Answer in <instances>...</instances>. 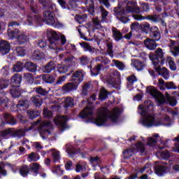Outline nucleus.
I'll return each instance as SVG.
<instances>
[{"label": "nucleus", "instance_id": "f257e3e1", "mask_svg": "<svg viewBox=\"0 0 179 179\" xmlns=\"http://www.w3.org/2000/svg\"><path fill=\"white\" fill-rule=\"evenodd\" d=\"M149 111H155V106L152 101H145L143 105H139L138 114L141 115L140 119V124L147 128H151V127H160V125H167L168 122H170V117L165 115L162 117H156L153 113H149Z\"/></svg>", "mask_w": 179, "mask_h": 179}, {"label": "nucleus", "instance_id": "f03ea898", "mask_svg": "<svg viewBox=\"0 0 179 179\" xmlns=\"http://www.w3.org/2000/svg\"><path fill=\"white\" fill-rule=\"evenodd\" d=\"M93 110L92 107H86L80 113V117L82 118H90V122L96 124L98 127L104 125L108 118H110L112 122H117L120 115H121V113H122V110L120 108L116 107L110 112H108L107 108H100L98 111L97 117L94 118L90 117V115L93 114Z\"/></svg>", "mask_w": 179, "mask_h": 179}, {"label": "nucleus", "instance_id": "7ed1b4c3", "mask_svg": "<svg viewBox=\"0 0 179 179\" xmlns=\"http://www.w3.org/2000/svg\"><path fill=\"white\" fill-rule=\"evenodd\" d=\"M48 36L50 43L49 48L55 50L56 51H58V50L62 51V50H64L61 48V45H64L66 43V38L65 36L61 35L59 40V36L52 29L48 30Z\"/></svg>", "mask_w": 179, "mask_h": 179}, {"label": "nucleus", "instance_id": "20e7f679", "mask_svg": "<svg viewBox=\"0 0 179 179\" xmlns=\"http://www.w3.org/2000/svg\"><path fill=\"white\" fill-rule=\"evenodd\" d=\"M39 124L38 131L41 138L43 139H47L48 135H50V129H52V123L50 121H43L41 122V120H38L36 122L31 124V127L29 129H25V131H31V129H34L37 125Z\"/></svg>", "mask_w": 179, "mask_h": 179}, {"label": "nucleus", "instance_id": "39448f33", "mask_svg": "<svg viewBox=\"0 0 179 179\" xmlns=\"http://www.w3.org/2000/svg\"><path fill=\"white\" fill-rule=\"evenodd\" d=\"M148 57L150 61H152L155 66V69L157 72V73L162 76V78H164L165 80H167L169 78H170V73H169V70H167L166 67L162 68V65L164 64L163 60L160 62L157 59H155V55L153 54H150Z\"/></svg>", "mask_w": 179, "mask_h": 179}, {"label": "nucleus", "instance_id": "423d86ee", "mask_svg": "<svg viewBox=\"0 0 179 179\" xmlns=\"http://www.w3.org/2000/svg\"><path fill=\"white\" fill-rule=\"evenodd\" d=\"M8 36L10 40L16 38L17 42L15 44H24V43L29 41V35L26 34L24 32H21L18 29H15V31L8 29Z\"/></svg>", "mask_w": 179, "mask_h": 179}, {"label": "nucleus", "instance_id": "0eeeda50", "mask_svg": "<svg viewBox=\"0 0 179 179\" xmlns=\"http://www.w3.org/2000/svg\"><path fill=\"white\" fill-rule=\"evenodd\" d=\"M120 3L124 8L126 13H141V9L138 7V4H136L135 1H129L127 3L124 2V3L120 2L119 6Z\"/></svg>", "mask_w": 179, "mask_h": 179}, {"label": "nucleus", "instance_id": "6e6552de", "mask_svg": "<svg viewBox=\"0 0 179 179\" xmlns=\"http://www.w3.org/2000/svg\"><path fill=\"white\" fill-rule=\"evenodd\" d=\"M113 12L116 17L122 22V23H128V22H129V18L126 15L129 13H127V11L124 10V7L121 6V3L119 4L118 7H115L113 9Z\"/></svg>", "mask_w": 179, "mask_h": 179}, {"label": "nucleus", "instance_id": "1a4fd4ad", "mask_svg": "<svg viewBox=\"0 0 179 179\" xmlns=\"http://www.w3.org/2000/svg\"><path fill=\"white\" fill-rule=\"evenodd\" d=\"M147 92L157 100L158 106H162V104H164V103H166L164 96L162 94V93L159 92V91H157L155 87H148Z\"/></svg>", "mask_w": 179, "mask_h": 179}, {"label": "nucleus", "instance_id": "9d476101", "mask_svg": "<svg viewBox=\"0 0 179 179\" xmlns=\"http://www.w3.org/2000/svg\"><path fill=\"white\" fill-rule=\"evenodd\" d=\"M43 22L49 26H57L58 24V20L55 19L54 15L50 10L43 13Z\"/></svg>", "mask_w": 179, "mask_h": 179}, {"label": "nucleus", "instance_id": "9b49d317", "mask_svg": "<svg viewBox=\"0 0 179 179\" xmlns=\"http://www.w3.org/2000/svg\"><path fill=\"white\" fill-rule=\"evenodd\" d=\"M66 121H68L66 116H57L54 119L55 125H57V128H59L62 132L66 129Z\"/></svg>", "mask_w": 179, "mask_h": 179}, {"label": "nucleus", "instance_id": "f8f14e48", "mask_svg": "<svg viewBox=\"0 0 179 179\" xmlns=\"http://www.w3.org/2000/svg\"><path fill=\"white\" fill-rule=\"evenodd\" d=\"M85 75L86 73L83 70L78 69L73 73L71 77V82H76L79 85L83 81V78H85Z\"/></svg>", "mask_w": 179, "mask_h": 179}, {"label": "nucleus", "instance_id": "ddd939ff", "mask_svg": "<svg viewBox=\"0 0 179 179\" xmlns=\"http://www.w3.org/2000/svg\"><path fill=\"white\" fill-rule=\"evenodd\" d=\"M138 141L136 145H134V152H139L140 153H143L146 150V141L143 137H141V139L138 140Z\"/></svg>", "mask_w": 179, "mask_h": 179}, {"label": "nucleus", "instance_id": "4468645a", "mask_svg": "<svg viewBox=\"0 0 179 179\" xmlns=\"http://www.w3.org/2000/svg\"><path fill=\"white\" fill-rule=\"evenodd\" d=\"M39 2L45 8L51 9L52 12L57 13L58 8H57V6H55V4L52 3L51 0H39Z\"/></svg>", "mask_w": 179, "mask_h": 179}, {"label": "nucleus", "instance_id": "2eb2a0df", "mask_svg": "<svg viewBox=\"0 0 179 179\" xmlns=\"http://www.w3.org/2000/svg\"><path fill=\"white\" fill-rule=\"evenodd\" d=\"M78 86V83H76L75 81H73L72 83H68L66 85H64L62 87V90L63 92H64V93H69V92H72V90H76Z\"/></svg>", "mask_w": 179, "mask_h": 179}, {"label": "nucleus", "instance_id": "dca6fc26", "mask_svg": "<svg viewBox=\"0 0 179 179\" xmlns=\"http://www.w3.org/2000/svg\"><path fill=\"white\" fill-rule=\"evenodd\" d=\"M10 51V45L6 41L0 43V52L2 55H6Z\"/></svg>", "mask_w": 179, "mask_h": 179}, {"label": "nucleus", "instance_id": "f3484780", "mask_svg": "<svg viewBox=\"0 0 179 179\" xmlns=\"http://www.w3.org/2000/svg\"><path fill=\"white\" fill-rule=\"evenodd\" d=\"M157 141H159V134H155L152 137H148L147 138V145L153 148L154 146H156Z\"/></svg>", "mask_w": 179, "mask_h": 179}, {"label": "nucleus", "instance_id": "a211bd4d", "mask_svg": "<svg viewBox=\"0 0 179 179\" xmlns=\"http://www.w3.org/2000/svg\"><path fill=\"white\" fill-rule=\"evenodd\" d=\"M145 46L148 50L152 51L153 50H156V47L157 45L156 44V41H153V39L147 38L144 41Z\"/></svg>", "mask_w": 179, "mask_h": 179}, {"label": "nucleus", "instance_id": "6ab92c4d", "mask_svg": "<svg viewBox=\"0 0 179 179\" xmlns=\"http://www.w3.org/2000/svg\"><path fill=\"white\" fill-rule=\"evenodd\" d=\"M169 47L173 55H175V57L176 55H177V54H179L178 42L171 40L169 43Z\"/></svg>", "mask_w": 179, "mask_h": 179}, {"label": "nucleus", "instance_id": "aec40b11", "mask_svg": "<svg viewBox=\"0 0 179 179\" xmlns=\"http://www.w3.org/2000/svg\"><path fill=\"white\" fill-rule=\"evenodd\" d=\"M155 55L154 61L155 59H158V61L164 62V53H163V50L160 48H158L157 50L155 51V54L150 53Z\"/></svg>", "mask_w": 179, "mask_h": 179}, {"label": "nucleus", "instance_id": "412c9836", "mask_svg": "<svg viewBox=\"0 0 179 179\" xmlns=\"http://www.w3.org/2000/svg\"><path fill=\"white\" fill-rule=\"evenodd\" d=\"M131 66H134L137 71H142V69L145 68V63L141 62L138 59H132Z\"/></svg>", "mask_w": 179, "mask_h": 179}, {"label": "nucleus", "instance_id": "4be33fe9", "mask_svg": "<svg viewBox=\"0 0 179 179\" xmlns=\"http://www.w3.org/2000/svg\"><path fill=\"white\" fill-rule=\"evenodd\" d=\"M10 136H13V129H8L4 130L1 132V134L0 135V141H1L2 139H8V138H10Z\"/></svg>", "mask_w": 179, "mask_h": 179}, {"label": "nucleus", "instance_id": "5701e85b", "mask_svg": "<svg viewBox=\"0 0 179 179\" xmlns=\"http://www.w3.org/2000/svg\"><path fill=\"white\" fill-rule=\"evenodd\" d=\"M17 108L20 111H24L29 108V101H20L17 104Z\"/></svg>", "mask_w": 179, "mask_h": 179}, {"label": "nucleus", "instance_id": "b1692460", "mask_svg": "<svg viewBox=\"0 0 179 179\" xmlns=\"http://www.w3.org/2000/svg\"><path fill=\"white\" fill-rule=\"evenodd\" d=\"M29 171H31L33 176H37L38 174V170H40V164L38 163H33L29 164Z\"/></svg>", "mask_w": 179, "mask_h": 179}, {"label": "nucleus", "instance_id": "393cba45", "mask_svg": "<svg viewBox=\"0 0 179 179\" xmlns=\"http://www.w3.org/2000/svg\"><path fill=\"white\" fill-rule=\"evenodd\" d=\"M103 82H106L109 85V86H111L112 87H115V89H118L120 87V85L118 83H115V80L110 77L107 78V77L103 78Z\"/></svg>", "mask_w": 179, "mask_h": 179}, {"label": "nucleus", "instance_id": "a878e982", "mask_svg": "<svg viewBox=\"0 0 179 179\" xmlns=\"http://www.w3.org/2000/svg\"><path fill=\"white\" fill-rule=\"evenodd\" d=\"M24 66L29 72H36L37 71V66L36 64L31 63V62H25L24 63Z\"/></svg>", "mask_w": 179, "mask_h": 179}, {"label": "nucleus", "instance_id": "bb28decb", "mask_svg": "<svg viewBox=\"0 0 179 179\" xmlns=\"http://www.w3.org/2000/svg\"><path fill=\"white\" fill-rule=\"evenodd\" d=\"M155 169V174H157V176H163V174H164V173H166V171L167 170L166 166L162 164L156 165Z\"/></svg>", "mask_w": 179, "mask_h": 179}, {"label": "nucleus", "instance_id": "cd10ccee", "mask_svg": "<svg viewBox=\"0 0 179 179\" xmlns=\"http://www.w3.org/2000/svg\"><path fill=\"white\" fill-rule=\"evenodd\" d=\"M31 101L36 107H40L43 104V99L40 96L36 95L31 98Z\"/></svg>", "mask_w": 179, "mask_h": 179}, {"label": "nucleus", "instance_id": "c85d7f7f", "mask_svg": "<svg viewBox=\"0 0 179 179\" xmlns=\"http://www.w3.org/2000/svg\"><path fill=\"white\" fill-rule=\"evenodd\" d=\"M112 33L115 41H120V40H122V34L121 31H120V30L117 29V28L113 27L112 29Z\"/></svg>", "mask_w": 179, "mask_h": 179}, {"label": "nucleus", "instance_id": "c756f323", "mask_svg": "<svg viewBox=\"0 0 179 179\" xmlns=\"http://www.w3.org/2000/svg\"><path fill=\"white\" fill-rule=\"evenodd\" d=\"M3 118L7 124H10V125H16V120H15V117L11 115L6 113L3 115Z\"/></svg>", "mask_w": 179, "mask_h": 179}, {"label": "nucleus", "instance_id": "7c9ffc66", "mask_svg": "<svg viewBox=\"0 0 179 179\" xmlns=\"http://www.w3.org/2000/svg\"><path fill=\"white\" fill-rule=\"evenodd\" d=\"M99 10L101 15V22L103 23L107 22L108 17V11H107L106 8H103V6L99 7Z\"/></svg>", "mask_w": 179, "mask_h": 179}, {"label": "nucleus", "instance_id": "2f4dec72", "mask_svg": "<svg viewBox=\"0 0 179 179\" xmlns=\"http://www.w3.org/2000/svg\"><path fill=\"white\" fill-rule=\"evenodd\" d=\"M24 68V62H18L13 66V72H22Z\"/></svg>", "mask_w": 179, "mask_h": 179}, {"label": "nucleus", "instance_id": "473e14b6", "mask_svg": "<svg viewBox=\"0 0 179 179\" xmlns=\"http://www.w3.org/2000/svg\"><path fill=\"white\" fill-rule=\"evenodd\" d=\"M19 171L20 176L22 177H26L28 176L30 169L27 165H23L19 169Z\"/></svg>", "mask_w": 179, "mask_h": 179}, {"label": "nucleus", "instance_id": "72a5a7b5", "mask_svg": "<svg viewBox=\"0 0 179 179\" xmlns=\"http://www.w3.org/2000/svg\"><path fill=\"white\" fill-rule=\"evenodd\" d=\"M113 64H111V66H116L119 71H124L125 69V64L118 60L113 59L112 60Z\"/></svg>", "mask_w": 179, "mask_h": 179}, {"label": "nucleus", "instance_id": "f704fd0d", "mask_svg": "<svg viewBox=\"0 0 179 179\" xmlns=\"http://www.w3.org/2000/svg\"><path fill=\"white\" fill-rule=\"evenodd\" d=\"M22 75L15 74L11 78V83H13V85H20V83H22Z\"/></svg>", "mask_w": 179, "mask_h": 179}, {"label": "nucleus", "instance_id": "c9c22d12", "mask_svg": "<svg viewBox=\"0 0 179 179\" xmlns=\"http://www.w3.org/2000/svg\"><path fill=\"white\" fill-rule=\"evenodd\" d=\"M86 170V163L83 162H79L76 166V173H80V171H85Z\"/></svg>", "mask_w": 179, "mask_h": 179}, {"label": "nucleus", "instance_id": "e433bc0d", "mask_svg": "<svg viewBox=\"0 0 179 179\" xmlns=\"http://www.w3.org/2000/svg\"><path fill=\"white\" fill-rule=\"evenodd\" d=\"M10 94L13 96L15 99L19 97L21 94L20 90L19 89V86L16 85L15 87H13L10 90Z\"/></svg>", "mask_w": 179, "mask_h": 179}, {"label": "nucleus", "instance_id": "4c0bfd02", "mask_svg": "<svg viewBox=\"0 0 179 179\" xmlns=\"http://www.w3.org/2000/svg\"><path fill=\"white\" fill-rule=\"evenodd\" d=\"M51 152H52L53 161L55 162H59V159H61V154L59 153V151L55 149H53L51 150Z\"/></svg>", "mask_w": 179, "mask_h": 179}, {"label": "nucleus", "instance_id": "58836bf2", "mask_svg": "<svg viewBox=\"0 0 179 179\" xmlns=\"http://www.w3.org/2000/svg\"><path fill=\"white\" fill-rule=\"evenodd\" d=\"M66 152L68 153L70 157H73V155H76V150L72 145H66Z\"/></svg>", "mask_w": 179, "mask_h": 179}, {"label": "nucleus", "instance_id": "ea45409f", "mask_svg": "<svg viewBox=\"0 0 179 179\" xmlns=\"http://www.w3.org/2000/svg\"><path fill=\"white\" fill-rule=\"evenodd\" d=\"M166 62H168L171 71H176V69H177V66H176V63L171 57H167Z\"/></svg>", "mask_w": 179, "mask_h": 179}, {"label": "nucleus", "instance_id": "a19ab883", "mask_svg": "<svg viewBox=\"0 0 179 179\" xmlns=\"http://www.w3.org/2000/svg\"><path fill=\"white\" fill-rule=\"evenodd\" d=\"M14 52L17 55V57H24V55H26V50H24V48L22 47L16 48Z\"/></svg>", "mask_w": 179, "mask_h": 179}, {"label": "nucleus", "instance_id": "79ce46f5", "mask_svg": "<svg viewBox=\"0 0 179 179\" xmlns=\"http://www.w3.org/2000/svg\"><path fill=\"white\" fill-rule=\"evenodd\" d=\"M138 81L136 76L131 75L127 78V87H132V85Z\"/></svg>", "mask_w": 179, "mask_h": 179}, {"label": "nucleus", "instance_id": "37998d69", "mask_svg": "<svg viewBox=\"0 0 179 179\" xmlns=\"http://www.w3.org/2000/svg\"><path fill=\"white\" fill-rule=\"evenodd\" d=\"M157 156H161L162 159H164V160H167L169 157H171V156H173V155H171V152L169 151H165L162 152L158 151L157 152Z\"/></svg>", "mask_w": 179, "mask_h": 179}, {"label": "nucleus", "instance_id": "c03bdc74", "mask_svg": "<svg viewBox=\"0 0 179 179\" xmlns=\"http://www.w3.org/2000/svg\"><path fill=\"white\" fill-rule=\"evenodd\" d=\"M92 23H93V27L96 30H101V29H103V27L101 26V24L100 23V20H99L98 17L93 18Z\"/></svg>", "mask_w": 179, "mask_h": 179}, {"label": "nucleus", "instance_id": "a18cd8bd", "mask_svg": "<svg viewBox=\"0 0 179 179\" xmlns=\"http://www.w3.org/2000/svg\"><path fill=\"white\" fill-rule=\"evenodd\" d=\"M166 97L169 103V106H171L172 107L177 106V99H176L175 97L170 96L169 93H166Z\"/></svg>", "mask_w": 179, "mask_h": 179}, {"label": "nucleus", "instance_id": "49530a36", "mask_svg": "<svg viewBox=\"0 0 179 179\" xmlns=\"http://www.w3.org/2000/svg\"><path fill=\"white\" fill-rule=\"evenodd\" d=\"M26 131L22 129L18 130H13V136L15 138H21V136H24Z\"/></svg>", "mask_w": 179, "mask_h": 179}, {"label": "nucleus", "instance_id": "de8ad7c7", "mask_svg": "<svg viewBox=\"0 0 179 179\" xmlns=\"http://www.w3.org/2000/svg\"><path fill=\"white\" fill-rule=\"evenodd\" d=\"M108 96V92H107V90H106L104 87H102L99 94V100H101V101H103V100H106V99H107Z\"/></svg>", "mask_w": 179, "mask_h": 179}, {"label": "nucleus", "instance_id": "09e8293b", "mask_svg": "<svg viewBox=\"0 0 179 179\" xmlns=\"http://www.w3.org/2000/svg\"><path fill=\"white\" fill-rule=\"evenodd\" d=\"M43 80L46 83H54L55 82V78L50 75H43Z\"/></svg>", "mask_w": 179, "mask_h": 179}, {"label": "nucleus", "instance_id": "8fccbe9b", "mask_svg": "<svg viewBox=\"0 0 179 179\" xmlns=\"http://www.w3.org/2000/svg\"><path fill=\"white\" fill-rule=\"evenodd\" d=\"M54 69H55V66H54V63L53 62H49L48 64V65H46L44 68V72L45 73H50V72H51V71H54Z\"/></svg>", "mask_w": 179, "mask_h": 179}, {"label": "nucleus", "instance_id": "3c124183", "mask_svg": "<svg viewBox=\"0 0 179 179\" xmlns=\"http://www.w3.org/2000/svg\"><path fill=\"white\" fill-rule=\"evenodd\" d=\"M37 160H40V156L38 154L31 152L28 156V162H37Z\"/></svg>", "mask_w": 179, "mask_h": 179}, {"label": "nucleus", "instance_id": "603ef678", "mask_svg": "<svg viewBox=\"0 0 179 179\" xmlns=\"http://www.w3.org/2000/svg\"><path fill=\"white\" fill-rule=\"evenodd\" d=\"M75 57H68L65 59V64L66 65V66H75Z\"/></svg>", "mask_w": 179, "mask_h": 179}, {"label": "nucleus", "instance_id": "864d4df0", "mask_svg": "<svg viewBox=\"0 0 179 179\" xmlns=\"http://www.w3.org/2000/svg\"><path fill=\"white\" fill-rule=\"evenodd\" d=\"M106 47H107V52L108 55L113 58L114 57V54L113 52V43L111 42L106 43Z\"/></svg>", "mask_w": 179, "mask_h": 179}, {"label": "nucleus", "instance_id": "5fc2aeb1", "mask_svg": "<svg viewBox=\"0 0 179 179\" xmlns=\"http://www.w3.org/2000/svg\"><path fill=\"white\" fill-rule=\"evenodd\" d=\"M33 58H34V59H38V60L43 59V58H44V53L36 50L33 53Z\"/></svg>", "mask_w": 179, "mask_h": 179}, {"label": "nucleus", "instance_id": "6e6d98bb", "mask_svg": "<svg viewBox=\"0 0 179 179\" xmlns=\"http://www.w3.org/2000/svg\"><path fill=\"white\" fill-rule=\"evenodd\" d=\"M103 65L99 64L95 69L91 71L92 76H97L99 73H100V71H101V67Z\"/></svg>", "mask_w": 179, "mask_h": 179}, {"label": "nucleus", "instance_id": "4d7b16f0", "mask_svg": "<svg viewBox=\"0 0 179 179\" xmlns=\"http://www.w3.org/2000/svg\"><path fill=\"white\" fill-rule=\"evenodd\" d=\"M73 99L71 98V96H68L64 100V106L65 107H72L73 106Z\"/></svg>", "mask_w": 179, "mask_h": 179}, {"label": "nucleus", "instance_id": "13d9d810", "mask_svg": "<svg viewBox=\"0 0 179 179\" xmlns=\"http://www.w3.org/2000/svg\"><path fill=\"white\" fill-rule=\"evenodd\" d=\"M150 36L154 41H159L160 40V32L158 31H152Z\"/></svg>", "mask_w": 179, "mask_h": 179}, {"label": "nucleus", "instance_id": "bf43d9fd", "mask_svg": "<svg viewBox=\"0 0 179 179\" xmlns=\"http://www.w3.org/2000/svg\"><path fill=\"white\" fill-rule=\"evenodd\" d=\"M57 70L59 73H66L68 72V66L64 64H59L57 66Z\"/></svg>", "mask_w": 179, "mask_h": 179}, {"label": "nucleus", "instance_id": "052dcab7", "mask_svg": "<svg viewBox=\"0 0 179 179\" xmlns=\"http://www.w3.org/2000/svg\"><path fill=\"white\" fill-rule=\"evenodd\" d=\"M135 150L134 149H129L127 150L126 151H124L123 152V155L124 156L125 159H129V157H131V156H132L134 153H135Z\"/></svg>", "mask_w": 179, "mask_h": 179}, {"label": "nucleus", "instance_id": "680f3d73", "mask_svg": "<svg viewBox=\"0 0 179 179\" xmlns=\"http://www.w3.org/2000/svg\"><path fill=\"white\" fill-rule=\"evenodd\" d=\"M86 19H87V15L84 14L81 16L77 15L75 17V20L78 22V23H83V22H85V20H86Z\"/></svg>", "mask_w": 179, "mask_h": 179}, {"label": "nucleus", "instance_id": "e2e57ef3", "mask_svg": "<svg viewBox=\"0 0 179 179\" xmlns=\"http://www.w3.org/2000/svg\"><path fill=\"white\" fill-rule=\"evenodd\" d=\"M150 173V174H152V171H150V164H146L144 167H143L140 171H138V173Z\"/></svg>", "mask_w": 179, "mask_h": 179}, {"label": "nucleus", "instance_id": "0e129e2a", "mask_svg": "<svg viewBox=\"0 0 179 179\" xmlns=\"http://www.w3.org/2000/svg\"><path fill=\"white\" fill-rule=\"evenodd\" d=\"M141 29L144 33H148L150 30V24L144 22L141 24Z\"/></svg>", "mask_w": 179, "mask_h": 179}, {"label": "nucleus", "instance_id": "69168bd1", "mask_svg": "<svg viewBox=\"0 0 179 179\" xmlns=\"http://www.w3.org/2000/svg\"><path fill=\"white\" fill-rule=\"evenodd\" d=\"M80 45L81 47H83V48H84L85 51H89L90 52H92V51H93V49H92V46L86 42L81 43Z\"/></svg>", "mask_w": 179, "mask_h": 179}, {"label": "nucleus", "instance_id": "338daca9", "mask_svg": "<svg viewBox=\"0 0 179 179\" xmlns=\"http://www.w3.org/2000/svg\"><path fill=\"white\" fill-rule=\"evenodd\" d=\"M52 171L55 174H58L59 176H62V174H64V171L61 170V167L59 166H54L52 169Z\"/></svg>", "mask_w": 179, "mask_h": 179}, {"label": "nucleus", "instance_id": "774afa93", "mask_svg": "<svg viewBox=\"0 0 179 179\" xmlns=\"http://www.w3.org/2000/svg\"><path fill=\"white\" fill-rule=\"evenodd\" d=\"M141 28V24H139L138 22H134L131 26V30H134V31H138Z\"/></svg>", "mask_w": 179, "mask_h": 179}]
</instances>
